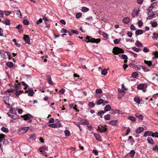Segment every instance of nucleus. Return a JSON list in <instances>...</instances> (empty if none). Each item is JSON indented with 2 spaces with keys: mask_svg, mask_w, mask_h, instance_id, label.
Masks as SVG:
<instances>
[{
  "mask_svg": "<svg viewBox=\"0 0 158 158\" xmlns=\"http://www.w3.org/2000/svg\"><path fill=\"white\" fill-rule=\"evenodd\" d=\"M35 134H31L30 137V139L31 140H33L35 139Z\"/></svg>",
  "mask_w": 158,
  "mask_h": 158,
  "instance_id": "58836bf2",
  "label": "nucleus"
},
{
  "mask_svg": "<svg viewBox=\"0 0 158 158\" xmlns=\"http://www.w3.org/2000/svg\"><path fill=\"white\" fill-rule=\"evenodd\" d=\"M82 14L80 12H77L76 14V17L77 18H79L81 16Z\"/></svg>",
  "mask_w": 158,
  "mask_h": 158,
  "instance_id": "49530a36",
  "label": "nucleus"
},
{
  "mask_svg": "<svg viewBox=\"0 0 158 158\" xmlns=\"http://www.w3.org/2000/svg\"><path fill=\"white\" fill-rule=\"evenodd\" d=\"M2 22L6 25H9L10 24V21L8 19H6L5 21H2Z\"/></svg>",
  "mask_w": 158,
  "mask_h": 158,
  "instance_id": "b1692460",
  "label": "nucleus"
},
{
  "mask_svg": "<svg viewBox=\"0 0 158 158\" xmlns=\"http://www.w3.org/2000/svg\"><path fill=\"white\" fill-rule=\"evenodd\" d=\"M147 141H148V143H150V144H152L154 143V141H153V139H152V138H151L150 137H149L148 138V139H147Z\"/></svg>",
  "mask_w": 158,
  "mask_h": 158,
  "instance_id": "6ab92c4d",
  "label": "nucleus"
},
{
  "mask_svg": "<svg viewBox=\"0 0 158 158\" xmlns=\"http://www.w3.org/2000/svg\"><path fill=\"white\" fill-rule=\"evenodd\" d=\"M89 105L91 107H94L95 106V104L92 102H89Z\"/></svg>",
  "mask_w": 158,
  "mask_h": 158,
  "instance_id": "69168bd1",
  "label": "nucleus"
},
{
  "mask_svg": "<svg viewBox=\"0 0 158 158\" xmlns=\"http://www.w3.org/2000/svg\"><path fill=\"white\" fill-rule=\"evenodd\" d=\"M135 45L137 47H142L143 46L142 43L138 40L136 41L135 43Z\"/></svg>",
  "mask_w": 158,
  "mask_h": 158,
  "instance_id": "412c9836",
  "label": "nucleus"
},
{
  "mask_svg": "<svg viewBox=\"0 0 158 158\" xmlns=\"http://www.w3.org/2000/svg\"><path fill=\"white\" fill-rule=\"evenodd\" d=\"M152 79L153 80H156V81L158 79V75L157 74H154V76L152 77Z\"/></svg>",
  "mask_w": 158,
  "mask_h": 158,
  "instance_id": "f704fd0d",
  "label": "nucleus"
},
{
  "mask_svg": "<svg viewBox=\"0 0 158 158\" xmlns=\"http://www.w3.org/2000/svg\"><path fill=\"white\" fill-rule=\"evenodd\" d=\"M153 54L155 56V57L156 58L158 57V52L155 51L153 53Z\"/></svg>",
  "mask_w": 158,
  "mask_h": 158,
  "instance_id": "774afa93",
  "label": "nucleus"
},
{
  "mask_svg": "<svg viewBox=\"0 0 158 158\" xmlns=\"http://www.w3.org/2000/svg\"><path fill=\"white\" fill-rule=\"evenodd\" d=\"M23 92V91H17L15 93V95L16 96H18L19 95L21 94Z\"/></svg>",
  "mask_w": 158,
  "mask_h": 158,
  "instance_id": "864d4df0",
  "label": "nucleus"
},
{
  "mask_svg": "<svg viewBox=\"0 0 158 158\" xmlns=\"http://www.w3.org/2000/svg\"><path fill=\"white\" fill-rule=\"evenodd\" d=\"M121 87L122 89H121L123 90V91H127L128 90L127 88L125 87V86H124L123 84H122Z\"/></svg>",
  "mask_w": 158,
  "mask_h": 158,
  "instance_id": "a18cd8bd",
  "label": "nucleus"
},
{
  "mask_svg": "<svg viewBox=\"0 0 158 158\" xmlns=\"http://www.w3.org/2000/svg\"><path fill=\"white\" fill-rule=\"evenodd\" d=\"M157 25V23L156 22H154L152 23V26L153 27H156Z\"/></svg>",
  "mask_w": 158,
  "mask_h": 158,
  "instance_id": "13d9d810",
  "label": "nucleus"
},
{
  "mask_svg": "<svg viewBox=\"0 0 158 158\" xmlns=\"http://www.w3.org/2000/svg\"><path fill=\"white\" fill-rule=\"evenodd\" d=\"M49 127H51L53 128H56L57 127V125L56 124L54 123L52 124H49L48 125Z\"/></svg>",
  "mask_w": 158,
  "mask_h": 158,
  "instance_id": "72a5a7b5",
  "label": "nucleus"
},
{
  "mask_svg": "<svg viewBox=\"0 0 158 158\" xmlns=\"http://www.w3.org/2000/svg\"><path fill=\"white\" fill-rule=\"evenodd\" d=\"M151 12H151L150 11H149L148 12V14L149 15V16L147 17V19H150V17H154L155 16V15L153 13H152V14H150V13H151Z\"/></svg>",
  "mask_w": 158,
  "mask_h": 158,
  "instance_id": "393cba45",
  "label": "nucleus"
},
{
  "mask_svg": "<svg viewBox=\"0 0 158 158\" xmlns=\"http://www.w3.org/2000/svg\"><path fill=\"white\" fill-rule=\"evenodd\" d=\"M89 10V9L88 8L85 7H84V6L83 7L81 10V11L82 12H87V11H88Z\"/></svg>",
  "mask_w": 158,
  "mask_h": 158,
  "instance_id": "7c9ffc66",
  "label": "nucleus"
},
{
  "mask_svg": "<svg viewBox=\"0 0 158 158\" xmlns=\"http://www.w3.org/2000/svg\"><path fill=\"white\" fill-rule=\"evenodd\" d=\"M6 65L10 68H11L13 67V64L12 62H8L6 63Z\"/></svg>",
  "mask_w": 158,
  "mask_h": 158,
  "instance_id": "cd10ccee",
  "label": "nucleus"
},
{
  "mask_svg": "<svg viewBox=\"0 0 158 158\" xmlns=\"http://www.w3.org/2000/svg\"><path fill=\"white\" fill-rule=\"evenodd\" d=\"M132 49L136 52H138L140 51V49L139 48H136L135 47H133L132 48Z\"/></svg>",
  "mask_w": 158,
  "mask_h": 158,
  "instance_id": "ea45409f",
  "label": "nucleus"
},
{
  "mask_svg": "<svg viewBox=\"0 0 158 158\" xmlns=\"http://www.w3.org/2000/svg\"><path fill=\"white\" fill-rule=\"evenodd\" d=\"M135 151L134 150H132L130 152V156L131 157H133L135 154Z\"/></svg>",
  "mask_w": 158,
  "mask_h": 158,
  "instance_id": "79ce46f5",
  "label": "nucleus"
},
{
  "mask_svg": "<svg viewBox=\"0 0 158 158\" xmlns=\"http://www.w3.org/2000/svg\"><path fill=\"white\" fill-rule=\"evenodd\" d=\"M111 107L110 105H106L104 108V110L105 112L109 111L110 110Z\"/></svg>",
  "mask_w": 158,
  "mask_h": 158,
  "instance_id": "dca6fc26",
  "label": "nucleus"
},
{
  "mask_svg": "<svg viewBox=\"0 0 158 158\" xmlns=\"http://www.w3.org/2000/svg\"><path fill=\"white\" fill-rule=\"evenodd\" d=\"M29 128V127H28L20 128L19 130V133L20 134H23L26 132L28 130Z\"/></svg>",
  "mask_w": 158,
  "mask_h": 158,
  "instance_id": "39448f33",
  "label": "nucleus"
},
{
  "mask_svg": "<svg viewBox=\"0 0 158 158\" xmlns=\"http://www.w3.org/2000/svg\"><path fill=\"white\" fill-rule=\"evenodd\" d=\"M94 135L97 140H100L101 138L99 134L94 133Z\"/></svg>",
  "mask_w": 158,
  "mask_h": 158,
  "instance_id": "4be33fe9",
  "label": "nucleus"
},
{
  "mask_svg": "<svg viewBox=\"0 0 158 158\" xmlns=\"http://www.w3.org/2000/svg\"><path fill=\"white\" fill-rule=\"evenodd\" d=\"M1 131L6 133H7L8 132V128L4 127H3L1 129Z\"/></svg>",
  "mask_w": 158,
  "mask_h": 158,
  "instance_id": "5701e85b",
  "label": "nucleus"
},
{
  "mask_svg": "<svg viewBox=\"0 0 158 158\" xmlns=\"http://www.w3.org/2000/svg\"><path fill=\"white\" fill-rule=\"evenodd\" d=\"M147 85L145 84H139L137 88L138 89L142 90L143 92H145L146 90Z\"/></svg>",
  "mask_w": 158,
  "mask_h": 158,
  "instance_id": "7ed1b4c3",
  "label": "nucleus"
},
{
  "mask_svg": "<svg viewBox=\"0 0 158 158\" xmlns=\"http://www.w3.org/2000/svg\"><path fill=\"white\" fill-rule=\"evenodd\" d=\"M70 31H71V32L72 33H73V34H77V35L78 34V32L75 30L71 29L70 30Z\"/></svg>",
  "mask_w": 158,
  "mask_h": 158,
  "instance_id": "0e129e2a",
  "label": "nucleus"
},
{
  "mask_svg": "<svg viewBox=\"0 0 158 158\" xmlns=\"http://www.w3.org/2000/svg\"><path fill=\"white\" fill-rule=\"evenodd\" d=\"M48 83L50 85H53V83L51 80V77H49L48 79Z\"/></svg>",
  "mask_w": 158,
  "mask_h": 158,
  "instance_id": "de8ad7c7",
  "label": "nucleus"
},
{
  "mask_svg": "<svg viewBox=\"0 0 158 158\" xmlns=\"http://www.w3.org/2000/svg\"><path fill=\"white\" fill-rule=\"evenodd\" d=\"M144 62L146 64H147L148 66L150 67L152 66L153 68L154 67L155 64L152 65V63L151 61L144 60Z\"/></svg>",
  "mask_w": 158,
  "mask_h": 158,
  "instance_id": "1a4fd4ad",
  "label": "nucleus"
},
{
  "mask_svg": "<svg viewBox=\"0 0 158 158\" xmlns=\"http://www.w3.org/2000/svg\"><path fill=\"white\" fill-rule=\"evenodd\" d=\"M138 73L137 72H134L132 74L131 76L133 77H135L138 75Z\"/></svg>",
  "mask_w": 158,
  "mask_h": 158,
  "instance_id": "bf43d9fd",
  "label": "nucleus"
},
{
  "mask_svg": "<svg viewBox=\"0 0 158 158\" xmlns=\"http://www.w3.org/2000/svg\"><path fill=\"white\" fill-rule=\"evenodd\" d=\"M24 39L26 43L29 44L30 41V37L28 35H24Z\"/></svg>",
  "mask_w": 158,
  "mask_h": 158,
  "instance_id": "9d476101",
  "label": "nucleus"
},
{
  "mask_svg": "<svg viewBox=\"0 0 158 158\" xmlns=\"http://www.w3.org/2000/svg\"><path fill=\"white\" fill-rule=\"evenodd\" d=\"M134 101L136 103L139 104L140 102V99L138 97H135L134 98Z\"/></svg>",
  "mask_w": 158,
  "mask_h": 158,
  "instance_id": "2f4dec72",
  "label": "nucleus"
},
{
  "mask_svg": "<svg viewBox=\"0 0 158 158\" xmlns=\"http://www.w3.org/2000/svg\"><path fill=\"white\" fill-rule=\"evenodd\" d=\"M143 51L145 53L148 52H149V49L146 47H144L143 49Z\"/></svg>",
  "mask_w": 158,
  "mask_h": 158,
  "instance_id": "6e6d98bb",
  "label": "nucleus"
},
{
  "mask_svg": "<svg viewBox=\"0 0 158 158\" xmlns=\"http://www.w3.org/2000/svg\"><path fill=\"white\" fill-rule=\"evenodd\" d=\"M20 85L19 84H15L14 85L15 87L17 90L20 89Z\"/></svg>",
  "mask_w": 158,
  "mask_h": 158,
  "instance_id": "5fc2aeb1",
  "label": "nucleus"
},
{
  "mask_svg": "<svg viewBox=\"0 0 158 158\" xmlns=\"http://www.w3.org/2000/svg\"><path fill=\"white\" fill-rule=\"evenodd\" d=\"M95 92L96 94H101L102 93V90L101 89H97L95 90Z\"/></svg>",
  "mask_w": 158,
  "mask_h": 158,
  "instance_id": "c03bdc74",
  "label": "nucleus"
},
{
  "mask_svg": "<svg viewBox=\"0 0 158 158\" xmlns=\"http://www.w3.org/2000/svg\"><path fill=\"white\" fill-rule=\"evenodd\" d=\"M86 39L88 40V41H87V42H89L93 43H98L101 41V39H95V38H93L92 37L89 36H86ZM83 40L86 42V39H84Z\"/></svg>",
  "mask_w": 158,
  "mask_h": 158,
  "instance_id": "f257e3e1",
  "label": "nucleus"
},
{
  "mask_svg": "<svg viewBox=\"0 0 158 158\" xmlns=\"http://www.w3.org/2000/svg\"><path fill=\"white\" fill-rule=\"evenodd\" d=\"M118 120H113L108 122L109 124L112 125H115L118 123Z\"/></svg>",
  "mask_w": 158,
  "mask_h": 158,
  "instance_id": "2eb2a0df",
  "label": "nucleus"
},
{
  "mask_svg": "<svg viewBox=\"0 0 158 158\" xmlns=\"http://www.w3.org/2000/svg\"><path fill=\"white\" fill-rule=\"evenodd\" d=\"M158 38V34L156 33H154L153 34V38L156 39H157Z\"/></svg>",
  "mask_w": 158,
  "mask_h": 158,
  "instance_id": "052dcab7",
  "label": "nucleus"
},
{
  "mask_svg": "<svg viewBox=\"0 0 158 158\" xmlns=\"http://www.w3.org/2000/svg\"><path fill=\"white\" fill-rule=\"evenodd\" d=\"M118 91L119 92V94H118V98H121L122 97L124 96L125 94V92L120 89H118Z\"/></svg>",
  "mask_w": 158,
  "mask_h": 158,
  "instance_id": "20e7f679",
  "label": "nucleus"
},
{
  "mask_svg": "<svg viewBox=\"0 0 158 158\" xmlns=\"http://www.w3.org/2000/svg\"><path fill=\"white\" fill-rule=\"evenodd\" d=\"M152 137H155L156 138H158V133L157 132L152 133Z\"/></svg>",
  "mask_w": 158,
  "mask_h": 158,
  "instance_id": "8fccbe9b",
  "label": "nucleus"
},
{
  "mask_svg": "<svg viewBox=\"0 0 158 158\" xmlns=\"http://www.w3.org/2000/svg\"><path fill=\"white\" fill-rule=\"evenodd\" d=\"M130 18L127 17L124 18L123 20V21L124 23L127 24L130 22Z\"/></svg>",
  "mask_w": 158,
  "mask_h": 158,
  "instance_id": "9b49d317",
  "label": "nucleus"
},
{
  "mask_svg": "<svg viewBox=\"0 0 158 158\" xmlns=\"http://www.w3.org/2000/svg\"><path fill=\"white\" fill-rule=\"evenodd\" d=\"M103 103V100L102 99H99L97 102V104L98 105H100L101 104Z\"/></svg>",
  "mask_w": 158,
  "mask_h": 158,
  "instance_id": "603ef678",
  "label": "nucleus"
},
{
  "mask_svg": "<svg viewBox=\"0 0 158 158\" xmlns=\"http://www.w3.org/2000/svg\"><path fill=\"white\" fill-rule=\"evenodd\" d=\"M79 123L81 124L85 125H88L89 124V121L84 118H81L79 121Z\"/></svg>",
  "mask_w": 158,
  "mask_h": 158,
  "instance_id": "423d86ee",
  "label": "nucleus"
},
{
  "mask_svg": "<svg viewBox=\"0 0 158 158\" xmlns=\"http://www.w3.org/2000/svg\"><path fill=\"white\" fill-rule=\"evenodd\" d=\"M105 113V112H104L103 111H101L100 112H98L97 113V115L98 116H99L101 117V118H102V115L103 114H104Z\"/></svg>",
  "mask_w": 158,
  "mask_h": 158,
  "instance_id": "c756f323",
  "label": "nucleus"
},
{
  "mask_svg": "<svg viewBox=\"0 0 158 158\" xmlns=\"http://www.w3.org/2000/svg\"><path fill=\"white\" fill-rule=\"evenodd\" d=\"M16 28L19 29V32L21 31L22 27V26L20 24L18 25L17 27H16Z\"/></svg>",
  "mask_w": 158,
  "mask_h": 158,
  "instance_id": "3c124183",
  "label": "nucleus"
},
{
  "mask_svg": "<svg viewBox=\"0 0 158 158\" xmlns=\"http://www.w3.org/2000/svg\"><path fill=\"white\" fill-rule=\"evenodd\" d=\"M144 130V128L143 127H139L135 131L136 133H140L142 132Z\"/></svg>",
  "mask_w": 158,
  "mask_h": 158,
  "instance_id": "4468645a",
  "label": "nucleus"
},
{
  "mask_svg": "<svg viewBox=\"0 0 158 158\" xmlns=\"http://www.w3.org/2000/svg\"><path fill=\"white\" fill-rule=\"evenodd\" d=\"M107 129L106 127H98V131L102 133L103 132H105L107 131Z\"/></svg>",
  "mask_w": 158,
  "mask_h": 158,
  "instance_id": "6e6552de",
  "label": "nucleus"
},
{
  "mask_svg": "<svg viewBox=\"0 0 158 158\" xmlns=\"http://www.w3.org/2000/svg\"><path fill=\"white\" fill-rule=\"evenodd\" d=\"M143 33V31L139 29L136 30L135 31L136 35H141Z\"/></svg>",
  "mask_w": 158,
  "mask_h": 158,
  "instance_id": "f3484780",
  "label": "nucleus"
},
{
  "mask_svg": "<svg viewBox=\"0 0 158 158\" xmlns=\"http://www.w3.org/2000/svg\"><path fill=\"white\" fill-rule=\"evenodd\" d=\"M39 149H41L44 151H48V148L47 146H44L40 148Z\"/></svg>",
  "mask_w": 158,
  "mask_h": 158,
  "instance_id": "e433bc0d",
  "label": "nucleus"
},
{
  "mask_svg": "<svg viewBox=\"0 0 158 158\" xmlns=\"http://www.w3.org/2000/svg\"><path fill=\"white\" fill-rule=\"evenodd\" d=\"M11 118L14 119H16L18 118V117L17 115L13 114L11 115Z\"/></svg>",
  "mask_w": 158,
  "mask_h": 158,
  "instance_id": "37998d69",
  "label": "nucleus"
},
{
  "mask_svg": "<svg viewBox=\"0 0 158 158\" xmlns=\"http://www.w3.org/2000/svg\"><path fill=\"white\" fill-rule=\"evenodd\" d=\"M65 135L66 136H69L70 134L69 131L68 130H66L64 131Z\"/></svg>",
  "mask_w": 158,
  "mask_h": 158,
  "instance_id": "4c0bfd02",
  "label": "nucleus"
},
{
  "mask_svg": "<svg viewBox=\"0 0 158 158\" xmlns=\"http://www.w3.org/2000/svg\"><path fill=\"white\" fill-rule=\"evenodd\" d=\"M133 12L134 14L137 16L139 12V10H134Z\"/></svg>",
  "mask_w": 158,
  "mask_h": 158,
  "instance_id": "4d7b16f0",
  "label": "nucleus"
},
{
  "mask_svg": "<svg viewBox=\"0 0 158 158\" xmlns=\"http://www.w3.org/2000/svg\"><path fill=\"white\" fill-rule=\"evenodd\" d=\"M3 12L6 15H9L11 13L10 11H4Z\"/></svg>",
  "mask_w": 158,
  "mask_h": 158,
  "instance_id": "680f3d73",
  "label": "nucleus"
},
{
  "mask_svg": "<svg viewBox=\"0 0 158 158\" xmlns=\"http://www.w3.org/2000/svg\"><path fill=\"white\" fill-rule=\"evenodd\" d=\"M124 52L122 49L119 48L114 47L113 51V53L115 55H117L119 53H123Z\"/></svg>",
  "mask_w": 158,
  "mask_h": 158,
  "instance_id": "f03ea898",
  "label": "nucleus"
},
{
  "mask_svg": "<svg viewBox=\"0 0 158 158\" xmlns=\"http://www.w3.org/2000/svg\"><path fill=\"white\" fill-rule=\"evenodd\" d=\"M128 119L132 122H134L136 121V118H135L132 116H130L128 117Z\"/></svg>",
  "mask_w": 158,
  "mask_h": 158,
  "instance_id": "bb28decb",
  "label": "nucleus"
},
{
  "mask_svg": "<svg viewBox=\"0 0 158 158\" xmlns=\"http://www.w3.org/2000/svg\"><path fill=\"white\" fill-rule=\"evenodd\" d=\"M65 92V90L64 89H62L60 90L59 91V92L60 93H61L62 94H64Z\"/></svg>",
  "mask_w": 158,
  "mask_h": 158,
  "instance_id": "338daca9",
  "label": "nucleus"
},
{
  "mask_svg": "<svg viewBox=\"0 0 158 158\" xmlns=\"http://www.w3.org/2000/svg\"><path fill=\"white\" fill-rule=\"evenodd\" d=\"M122 58L125 60L124 61V62L126 63L127 61V56L123 54L122 55Z\"/></svg>",
  "mask_w": 158,
  "mask_h": 158,
  "instance_id": "a878e982",
  "label": "nucleus"
},
{
  "mask_svg": "<svg viewBox=\"0 0 158 158\" xmlns=\"http://www.w3.org/2000/svg\"><path fill=\"white\" fill-rule=\"evenodd\" d=\"M16 13L17 15H18V16L19 17H20L21 18H22V15H21V12H20V11L19 10H18L16 11Z\"/></svg>",
  "mask_w": 158,
  "mask_h": 158,
  "instance_id": "a19ab883",
  "label": "nucleus"
},
{
  "mask_svg": "<svg viewBox=\"0 0 158 158\" xmlns=\"http://www.w3.org/2000/svg\"><path fill=\"white\" fill-rule=\"evenodd\" d=\"M135 116L136 117L138 118L139 119H143V116L141 114H140L139 113H136L135 114Z\"/></svg>",
  "mask_w": 158,
  "mask_h": 158,
  "instance_id": "aec40b11",
  "label": "nucleus"
},
{
  "mask_svg": "<svg viewBox=\"0 0 158 158\" xmlns=\"http://www.w3.org/2000/svg\"><path fill=\"white\" fill-rule=\"evenodd\" d=\"M120 40H119V39H115L114 40V43L115 44H118L119 43V42H120Z\"/></svg>",
  "mask_w": 158,
  "mask_h": 158,
  "instance_id": "e2e57ef3",
  "label": "nucleus"
},
{
  "mask_svg": "<svg viewBox=\"0 0 158 158\" xmlns=\"http://www.w3.org/2000/svg\"><path fill=\"white\" fill-rule=\"evenodd\" d=\"M107 73V69H104L102 72L101 73L102 75H106Z\"/></svg>",
  "mask_w": 158,
  "mask_h": 158,
  "instance_id": "c9c22d12",
  "label": "nucleus"
},
{
  "mask_svg": "<svg viewBox=\"0 0 158 158\" xmlns=\"http://www.w3.org/2000/svg\"><path fill=\"white\" fill-rule=\"evenodd\" d=\"M104 118L106 120H109L110 119V114H107L104 116Z\"/></svg>",
  "mask_w": 158,
  "mask_h": 158,
  "instance_id": "473e14b6",
  "label": "nucleus"
},
{
  "mask_svg": "<svg viewBox=\"0 0 158 158\" xmlns=\"http://www.w3.org/2000/svg\"><path fill=\"white\" fill-rule=\"evenodd\" d=\"M5 135L3 134L0 135V142H1L2 139L5 138Z\"/></svg>",
  "mask_w": 158,
  "mask_h": 158,
  "instance_id": "09e8293b",
  "label": "nucleus"
},
{
  "mask_svg": "<svg viewBox=\"0 0 158 158\" xmlns=\"http://www.w3.org/2000/svg\"><path fill=\"white\" fill-rule=\"evenodd\" d=\"M9 98V97H4L3 98V100L4 102H5V103L6 104L8 105L9 104L8 103V99Z\"/></svg>",
  "mask_w": 158,
  "mask_h": 158,
  "instance_id": "c85d7f7f",
  "label": "nucleus"
},
{
  "mask_svg": "<svg viewBox=\"0 0 158 158\" xmlns=\"http://www.w3.org/2000/svg\"><path fill=\"white\" fill-rule=\"evenodd\" d=\"M28 95L30 96H32L33 95V91L32 88L28 89Z\"/></svg>",
  "mask_w": 158,
  "mask_h": 158,
  "instance_id": "a211bd4d",
  "label": "nucleus"
},
{
  "mask_svg": "<svg viewBox=\"0 0 158 158\" xmlns=\"http://www.w3.org/2000/svg\"><path fill=\"white\" fill-rule=\"evenodd\" d=\"M21 117L23 118L25 120H29L30 118L32 117V115L30 114H24L23 115H21Z\"/></svg>",
  "mask_w": 158,
  "mask_h": 158,
  "instance_id": "0eeeda50",
  "label": "nucleus"
},
{
  "mask_svg": "<svg viewBox=\"0 0 158 158\" xmlns=\"http://www.w3.org/2000/svg\"><path fill=\"white\" fill-rule=\"evenodd\" d=\"M152 131H146L144 134V136L145 137L150 136H152Z\"/></svg>",
  "mask_w": 158,
  "mask_h": 158,
  "instance_id": "ddd939ff",
  "label": "nucleus"
},
{
  "mask_svg": "<svg viewBox=\"0 0 158 158\" xmlns=\"http://www.w3.org/2000/svg\"><path fill=\"white\" fill-rule=\"evenodd\" d=\"M157 5V3L156 2L153 3L148 8V10L150 11L154 7H155Z\"/></svg>",
  "mask_w": 158,
  "mask_h": 158,
  "instance_id": "f8f14e48",
  "label": "nucleus"
}]
</instances>
